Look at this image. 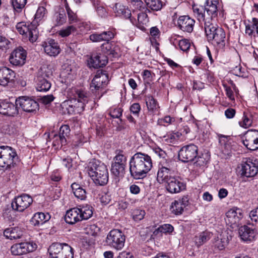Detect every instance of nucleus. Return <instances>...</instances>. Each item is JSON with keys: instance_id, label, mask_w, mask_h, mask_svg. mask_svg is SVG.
I'll list each match as a JSON object with an SVG mask.
<instances>
[{"instance_id": "e2e57ef3", "label": "nucleus", "mask_w": 258, "mask_h": 258, "mask_svg": "<svg viewBox=\"0 0 258 258\" xmlns=\"http://www.w3.org/2000/svg\"><path fill=\"white\" fill-rule=\"evenodd\" d=\"M100 202L104 205H107L110 203L111 200V194L109 192H103L100 198Z\"/></svg>"}, {"instance_id": "412c9836", "label": "nucleus", "mask_w": 258, "mask_h": 258, "mask_svg": "<svg viewBox=\"0 0 258 258\" xmlns=\"http://www.w3.org/2000/svg\"><path fill=\"white\" fill-rule=\"evenodd\" d=\"M0 113L5 115L15 116L18 113L16 105L6 100H0Z\"/></svg>"}, {"instance_id": "a19ab883", "label": "nucleus", "mask_w": 258, "mask_h": 258, "mask_svg": "<svg viewBox=\"0 0 258 258\" xmlns=\"http://www.w3.org/2000/svg\"><path fill=\"white\" fill-rule=\"evenodd\" d=\"M171 171L163 168L159 167L157 175V180L160 183H165L170 177H172L170 174Z\"/></svg>"}, {"instance_id": "052dcab7", "label": "nucleus", "mask_w": 258, "mask_h": 258, "mask_svg": "<svg viewBox=\"0 0 258 258\" xmlns=\"http://www.w3.org/2000/svg\"><path fill=\"white\" fill-rule=\"evenodd\" d=\"M178 44L180 49L183 51L188 50L190 46L189 41L187 39H181L179 40L178 41Z\"/></svg>"}, {"instance_id": "f03ea898", "label": "nucleus", "mask_w": 258, "mask_h": 258, "mask_svg": "<svg viewBox=\"0 0 258 258\" xmlns=\"http://www.w3.org/2000/svg\"><path fill=\"white\" fill-rule=\"evenodd\" d=\"M153 167L151 157L145 153L138 152L130 159L129 170L131 177L136 179H142Z\"/></svg>"}, {"instance_id": "f3484780", "label": "nucleus", "mask_w": 258, "mask_h": 258, "mask_svg": "<svg viewBox=\"0 0 258 258\" xmlns=\"http://www.w3.org/2000/svg\"><path fill=\"white\" fill-rule=\"evenodd\" d=\"M26 51L21 47L15 49L11 54L9 60L16 66H22L25 63Z\"/></svg>"}, {"instance_id": "2f4dec72", "label": "nucleus", "mask_w": 258, "mask_h": 258, "mask_svg": "<svg viewBox=\"0 0 258 258\" xmlns=\"http://www.w3.org/2000/svg\"><path fill=\"white\" fill-rule=\"evenodd\" d=\"M23 231L18 227H9L4 231V235L8 239H17L21 238Z\"/></svg>"}, {"instance_id": "864d4df0", "label": "nucleus", "mask_w": 258, "mask_h": 258, "mask_svg": "<svg viewBox=\"0 0 258 258\" xmlns=\"http://www.w3.org/2000/svg\"><path fill=\"white\" fill-rule=\"evenodd\" d=\"M114 164H121L122 165L126 166V157L123 154L122 151H120L119 153L114 158Z\"/></svg>"}, {"instance_id": "09e8293b", "label": "nucleus", "mask_w": 258, "mask_h": 258, "mask_svg": "<svg viewBox=\"0 0 258 258\" xmlns=\"http://www.w3.org/2000/svg\"><path fill=\"white\" fill-rule=\"evenodd\" d=\"M51 136H53L52 140H53V146L55 147L56 148H58L59 147H61L63 145H64L67 143V139H63V138H61L60 136L56 134L52 133L50 136L49 138H50Z\"/></svg>"}, {"instance_id": "473e14b6", "label": "nucleus", "mask_w": 258, "mask_h": 258, "mask_svg": "<svg viewBox=\"0 0 258 258\" xmlns=\"http://www.w3.org/2000/svg\"><path fill=\"white\" fill-rule=\"evenodd\" d=\"M102 50L107 55L112 57L118 56V47L115 43L107 41L101 46Z\"/></svg>"}, {"instance_id": "603ef678", "label": "nucleus", "mask_w": 258, "mask_h": 258, "mask_svg": "<svg viewBox=\"0 0 258 258\" xmlns=\"http://www.w3.org/2000/svg\"><path fill=\"white\" fill-rule=\"evenodd\" d=\"M173 161L164 158L160 162L159 167L172 171L173 168Z\"/></svg>"}, {"instance_id": "72a5a7b5", "label": "nucleus", "mask_w": 258, "mask_h": 258, "mask_svg": "<svg viewBox=\"0 0 258 258\" xmlns=\"http://www.w3.org/2000/svg\"><path fill=\"white\" fill-rule=\"evenodd\" d=\"M50 218L48 213L38 212L35 213L31 220V222L34 226L42 225L48 221Z\"/></svg>"}, {"instance_id": "cd10ccee", "label": "nucleus", "mask_w": 258, "mask_h": 258, "mask_svg": "<svg viewBox=\"0 0 258 258\" xmlns=\"http://www.w3.org/2000/svg\"><path fill=\"white\" fill-rule=\"evenodd\" d=\"M78 208H74L67 211L64 220L69 224H74L81 221Z\"/></svg>"}, {"instance_id": "6e6d98bb", "label": "nucleus", "mask_w": 258, "mask_h": 258, "mask_svg": "<svg viewBox=\"0 0 258 258\" xmlns=\"http://www.w3.org/2000/svg\"><path fill=\"white\" fill-rule=\"evenodd\" d=\"M55 25L59 26L62 25L66 21V16L64 12L62 11L55 15Z\"/></svg>"}, {"instance_id": "58836bf2", "label": "nucleus", "mask_w": 258, "mask_h": 258, "mask_svg": "<svg viewBox=\"0 0 258 258\" xmlns=\"http://www.w3.org/2000/svg\"><path fill=\"white\" fill-rule=\"evenodd\" d=\"M210 238V233L209 232L204 231L195 236L194 240L195 244L199 247L209 240Z\"/></svg>"}, {"instance_id": "5fc2aeb1", "label": "nucleus", "mask_w": 258, "mask_h": 258, "mask_svg": "<svg viewBox=\"0 0 258 258\" xmlns=\"http://www.w3.org/2000/svg\"><path fill=\"white\" fill-rule=\"evenodd\" d=\"M64 7L67 12L69 22L70 23H73L77 22V16L70 8L68 4L66 3L64 5Z\"/></svg>"}, {"instance_id": "8fccbe9b", "label": "nucleus", "mask_w": 258, "mask_h": 258, "mask_svg": "<svg viewBox=\"0 0 258 258\" xmlns=\"http://www.w3.org/2000/svg\"><path fill=\"white\" fill-rule=\"evenodd\" d=\"M46 13V9L43 7H40L38 8L35 15L34 20L32 22L36 24V27L39 25L38 23L44 17Z\"/></svg>"}, {"instance_id": "9b49d317", "label": "nucleus", "mask_w": 258, "mask_h": 258, "mask_svg": "<svg viewBox=\"0 0 258 258\" xmlns=\"http://www.w3.org/2000/svg\"><path fill=\"white\" fill-rule=\"evenodd\" d=\"M16 105L20 107L24 111L34 112L39 109L38 103L34 99L27 96H21L16 99Z\"/></svg>"}, {"instance_id": "7ed1b4c3", "label": "nucleus", "mask_w": 258, "mask_h": 258, "mask_svg": "<svg viewBox=\"0 0 258 258\" xmlns=\"http://www.w3.org/2000/svg\"><path fill=\"white\" fill-rule=\"evenodd\" d=\"M89 101V95L86 91L82 89H76L74 97L65 100L61 106L64 113L72 114L74 113H81Z\"/></svg>"}, {"instance_id": "9d476101", "label": "nucleus", "mask_w": 258, "mask_h": 258, "mask_svg": "<svg viewBox=\"0 0 258 258\" xmlns=\"http://www.w3.org/2000/svg\"><path fill=\"white\" fill-rule=\"evenodd\" d=\"M32 197L26 194L15 197L12 201L11 207L15 211L23 212L33 203Z\"/></svg>"}, {"instance_id": "4d7b16f0", "label": "nucleus", "mask_w": 258, "mask_h": 258, "mask_svg": "<svg viewBox=\"0 0 258 258\" xmlns=\"http://www.w3.org/2000/svg\"><path fill=\"white\" fill-rule=\"evenodd\" d=\"M76 30V28L74 26H69L59 30L58 34L62 37H67Z\"/></svg>"}, {"instance_id": "c03bdc74", "label": "nucleus", "mask_w": 258, "mask_h": 258, "mask_svg": "<svg viewBox=\"0 0 258 258\" xmlns=\"http://www.w3.org/2000/svg\"><path fill=\"white\" fill-rule=\"evenodd\" d=\"M254 29L256 30V33L258 34V19L255 18H253L251 21L249 22V24L246 25L245 33L248 35H251Z\"/></svg>"}, {"instance_id": "680f3d73", "label": "nucleus", "mask_w": 258, "mask_h": 258, "mask_svg": "<svg viewBox=\"0 0 258 258\" xmlns=\"http://www.w3.org/2000/svg\"><path fill=\"white\" fill-rule=\"evenodd\" d=\"M87 232L93 236H96L100 231V228L95 224L90 225L87 228Z\"/></svg>"}, {"instance_id": "49530a36", "label": "nucleus", "mask_w": 258, "mask_h": 258, "mask_svg": "<svg viewBox=\"0 0 258 258\" xmlns=\"http://www.w3.org/2000/svg\"><path fill=\"white\" fill-rule=\"evenodd\" d=\"M146 105L149 111L155 113L158 111L159 106L157 101L152 96H148L146 98Z\"/></svg>"}, {"instance_id": "c9c22d12", "label": "nucleus", "mask_w": 258, "mask_h": 258, "mask_svg": "<svg viewBox=\"0 0 258 258\" xmlns=\"http://www.w3.org/2000/svg\"><path fill=\"white\" fill-rule=\"evenodd\" d=\"M252 123V115L248 109H245L243 111L241 120L239 121V125L243 128H247L251 126Z\"/></svg>"}, {"instance_id": "2eb2a0df", "label": "nucleus", "mask_w": 258, "mask_h": 258, "mask_svg": "<svg viewBox=\"0 0 258 258\" xmlns=\"http://www.w3.org/2000/svg\"><path fill=\"white\" fill-rule=\"evenodd\" d=\"M258 172V161L255 159H247L242 164L241 174L246 177H253Z\"/></svg>"}, {"instance_id": "3c124183", "label": "nucleus", "mask_w": 258, "mask_h": 258, "mask_svg": "<svg viewBox=\"0 0 258 258\" xmlns=\"http://www.w3.org/2000/svg\"><path fill=\"white\" fill-rule=\"evenodd\" d=\"M11 2L14 10L17 12H21L27 3V0H12Z\"/></svg>"}, {"instance_id": "ea45409f", "label": "nucleus", "mask_w": 258, "mask_h": 258, "mask_svg": "<svg viewBox=\"0 0 258 258\" xmlns=\"http://www.w3.org/2000/svg\"><path fill=\"white\" fill-rule=\"evenodd\" d=\"M173 230L174 228L171 225L168 224H163L154 231L153 235L162 236L163 234L171 233Z\"/></svg>"}, {"instance_id": "423d86ee", "label": "nucleus", "mask_w": 258, "mask_h": 258, "mask_svg": "<svg viewBox=\"0 0 258 258\" xmlns=\"http://www.w3.org/2000/svg\"><path fill=\"white\" fill-rule=\"evenodd\" d=\"M51 258H73V248L67 243H54L48 249Z\"/></svg>"}, {"instance_id": "de8ad7c7", "label": "nucleus", "mask_w": 258, "mask_h": 258, "mask_svg": "<svg viewBox=\"0 0 258 258\" xmlns=\"http://www.w3.org/2000/svg\"><path fill=\"white\" fill-rule=\"evenodd\" d=\"M25 245H26V244L24 243H21L16 244L12 246L11 251L12 254L15 255H19L26 253Z\"/></svg>"}, {"instance_id": "69168bd1", "label": "nucleus", "mask_w": 258, "mask_h": 258, "mask_svg": "<svg viewBox=\"0 0 258 258\" xmlns=\"http://www.w3.org/2000/svg\"><path fill=\"white\" fill-rule=\"evenodd\" d=\"M249 216L252 222L258 223V207L251 210L249 213Z\"/></svg>"}, {"instance_id": "393cba45", "label": "nucleus", "mask_w": 258, "mask_h": 258, "mask_svg": "<svg viewBox=\"0 0 258 258\" xmlns=\"http://www.w3.org/2000/svg\"><path fill=\"white\" fill-rule=\"evenodd\" d=\"M231 239V236L228 235L227 231H224L215 239L213 243L214 246L218 250H223L228 244Z\"/></svg>"}, {"instance_id": "dca6fc26", "label": "nucleus", "mask_w": 258, "mask_h": 258, "mask_svg": "<svg viewBox=\"0 0 258 258\" xmlns=\"http://www.w3.org/2000/svg\"><path fill=\"white\" fill-rule=\"evenodd\" d=\"M165 183L167 190L171 194L179 193L185 189V184L178 178L170 177Z\"/></svg>"}, {"instance_id": "6ab92c4d", "label": "nucleus", "mask_w": 258, "mask_h": 258, "mask_svg": "<svg viewBox=\"0 0 258 258\" xmlns=\"http://www.w3.org/2000/svg\"><path fill=\"white\" fill-rule=\"evenodd\" d=\"M14 71L7 67L0 68V85L6 86L9 83H12L15 78Z\"/></svg>"}, {"instance_id": "f704fd0d", "label": "nucleus", "mask_w": 258, "mask_h": 258, "mask_svg": "<svg viewBox=\"0 0 258 258\" xmlns=\"http://www.w3.org/2000/svg\"><path fill=\"white\" fill-rule=\"evenodd\" d=\"M162 141L167 144H176L179 141H181V134L177 132H170L164 136Z\"/></svg>"}, {"instance_id": "a211bd4d", "label": "nucleus", "mask_w": 258, "mask_h": 258, "mask_svg": "<svg viewBox=\"0 0 258 258\" xmlns=\"http://www.w3.org/2000/svg\"><path fill=\"white\" fill-rule=\"evenodd\" d=\"M108 58L106 55L100 52L93 53L88 60L89 68L95 69L103 67L107 63Z\"/></svg>"}, {"instance_id": "0e129e2a", "label": "nucleus", "mask_w": 258, "mask_h": 258, "mask_svg": "<svg viewBox=\"0 0 258 258\" xmlns=\"http://www.w3.org/2000/svg\"><path fill=\"white\" fill-rule=\"evenodd\" d=\"M122 110L120 108H116L111 110L110 116L114 118H118L122 115Z\"/></svg>"}, {"instance_id": "4be33fe9", "label": "nucleus", "mask_w": 258, "mask_h": 258, "mask_svg": "<svg viewBox=\"0 0 258 258\" xmlns=\"http://www.w3.org/2000/svg\"><path fill=\"white\" fill-rule=\"evenodd\" d=\"M195 21L188 16H180L177 20L179 28L184 32H191Z\"/></svg>"}, {"instance_id": "338daca9", "label": "nucleus", "mask_w": 258, "mask_h": 258, "mask_svg": "<svg viewBox=\"0 0 258 258\" xmlns=\"http://www.w3.org/2000/svg\"><path fill=\"white\" fill-rule=\"evenodd\" d=\"M54 99V97L52 95H48L42 96L40 98L41 102L44 104H48L52 102Z\"/></svg>"}, {"instance_id": "0eeeda50", "label": "nucleus", "mask_w": 258, "mask_h": 258, "mask_svg": "<svg viewBox=\"0 0 258 258\" xmlns=\"http://www.w3.org/2000/svg\"><path fill=\"white\" fill-rule=\"evenodd\" d=\"M125 237L119 230L113 229L107 235L106 245L117 250H121L124 246Z\"/></svg>"}, {"instance_id": "5701e85b", "label": "nucleus", "mask_w": 258, "mask_h": 258, "mask_svg": "<svg viewBox=\"0 0 258 258\" xmlns=\"http://www.w3.org/2000/svg\"><path fill=\"white\" fill-rule=\"evenodd\" d=\"M42 46L45 52L50 56H55L60 51V48L58 43L53 39H50L47 41L43 42Z\"/></svg>"}, {"instance_id": "1a4fd4ad", "label": "nucleus", "mask_w": 258, "mask_h": 258, "mask_svg": "<svg viewBox=\"0 0 258 258\" xmlns=\"http://www.w3.org/2000/svg\"><path fill=\"white\" fill-rule=\"evenodd\" d=\"M51 71L46 67H41L38 72L36 89L38 91H48L51 86L48 79L51 76Z\"/></svg>"}, {"instance_id": "6e6552de", "label": "nucleus", "mask_w": 258, "mask_h": 258, "mask_svg": "<svg viewBox=\"0 0 258 258\" xmlns=\"http://www.w3.org/2000/svg\"><path fill=\"white\" fill-rule=\"evenodd\" d=\"M16 28L20 34L28 37L30 42H34L37 40L38 31L36 24L21 22L17 23Z\"/></svg>"}, {"instance_id": "f257e3e1", "label": "nucleus", "mask_w": 258, "mask_h": 258, "mask_svg": "<svg viewBox=\"0 0 258 258\" xmlns=\"http://www.w3.org/2000/svg\"><path fill=\"white\" fill-rule=\"evenodd\" d=\"M219 0H206L204 7L202 6L194 5L193 12L200 22L204 23V29L208 40L215 35L219 27L211 22L213 18L217 15Z\"/></svg>"}, {"instance_id": "c756f323", "label": "nucleus", "mask_w": 258, "mask_h": 258, "mask_svg": "<svg viewBox=\"0 0 258 258\" xmlns=\"http://www.w3.org/2000/svg\"><path fill=\"white\" fill-rule=\"evenodd\" d=\"M210 154L209 152H206L202 153L194 163V168L197 170H203L206 168L210 161Z\"/></svg>"}, {"instance_id": "4468645a", "label": "nucleus", "mask_w": 258, "mask_h": 258, "mask_svg": "<svg viewBox=\"0 0 258 258\" xmlns=\"http://www.w3.org/2000/svg\"><path fill=\"white\" fill-rule=\"evenodd\" d=\"M243 144L250 150L258 149V131L251 130L247 131L244 135Z\"/></svg>"}, {"instance_id": "7c9ffc66", "label": "nucleus", "mask_w": 258, "mask_h": 258, "mask_svg": "<svg viewBox=\"0 0 258 258\" xmlns=\"http://www.w3.org/2000/svg\"><path fill=\"white\" fill-rule=\"evenodd\" d=\"M111 31H104L101 33H95L90 35L89 38L93 42H100L102 41H109L114 37Z\"/></svg>"}, {"instance_id": "774afa93", "label": "nucleus", "mask_w": 258, "mask_h": 258, "mask_svg": "<svg viewBox=\"0 0 258 258\" xmlns=\"http://www.w3.org/2000/svg\"><path fill=\"white\" fill-rule=\"evenodd\" d=\"M140 110V105L138 103H134L131 105L130 107V110L131 112L135 115H138Z\"/></svg>"}, {"instance_id": "79ce46f5", "label": "nucleus", "mask_w": 258, "mask_h": 258, "mask_svg": "<svg viewBox=\"0 0 258 258\" xmlns=\"http://www.w3.org/2000/svg\"><path fill=\"white\" fill-rule=\"evenodd\" d=\"M126 166L122 165L121 164L112 163L111 166V172L116 177H123L125 173Z\"/></svg>"}, {"instance_id": "c85d7f7f", "label": "nucleus", "mask_w": 258, "mask_h": 258, "mask_svg": "<svg viewBox=\"0 0 258 258\" xmlns=\"http://www.w3.org/2000/svg\"><path fill=\"white\" fill-rule=\"evenodd\" d=\"M256 231L247 226L241 227L239 229V234L241 239L245 241H252L256 235Z\"/></svg>"}, {"instance_id": "37998d69", "label": "nucleus", "mask_w": 258, "mask_h": 258, "mask_svg": "<svg viewBox=\"0 0 258 258\" xmlns=\"http://www.w3.org/2000/svg\"><path fill=\"white\" fill-rule=\"evenodd\" d=\"M148 8L153 11H159L163 7V2L161 0H144Z\"/></svg>"}, {"instance_id": "bf43d9fd", "label": "nucleus", "mask_w": 258, "mask_h": 258, "mask_svg": "<svg viewBox=\"0 0 258 258\" xmlns=\"http://www.w3.org/2000/svg\"><path fill=\"white\" fill-rule=\"evenodd\" d=\"M70 129L68 125H63L59 129V133L58 134L63 139H66V137L70 135Z\"/></svg>"}, {"instance_id": "aec40b11", "label": "nucleus", "mask_w": 258, "mask_h": 258, "mask_svg": "<svg viewBox=\"0 0 258 258\" xmlns=\"http://www.w3.org/2000/svg\"><path fill=\"white\" fill-rule=\"evenodd\" d=\"M189 199L187 197L184 196L181 199L174 201L170 206V210L172 213L179 215H181L184 209L188 206Z\"/></svg>"}, {"instance_id": "4c0bfd02", "label": "nucleus", "mask_w": 258, "mask_h": 258, "mask_svg": "<svg viewBox=\"0 0 258 258\" xmlns=\"http://www.w3.org/2000/svg\"><path fill=\"white\" fill-rule=\"evenodd\" d=\"M71 187L75 197L81 200H84L86 198V190L79 184L75 182L71 185Z\"/></svg>"}, {"instance_id": "b1692460", "label": "nucleus", "mask_w": 258, "mask_h": 258, "mask_svg": "<svg viewBox=\"0 0 258 258\" xmlns=\"http://www.w3.org/2000/svg\"><path fill=\"white\" fill-rule=\"evenodd\" d=\"M113 12L116 16L120 17L125 19H130L131 22L134 24L135 19L131 17L132 14L131 10L125 6L120 3L115 4L113 8Z\"/></svg>"}, {"instance_id": "20e7f679", "label": "nucleus", "mask_w": 258, "mask_h": 258, "mask_svg": "<svg viewBox=\"0 0 258 258\" xmlns=\"http://www.w3.org/2000/svg\"><path fill=\"white\" fill-rule=\"evenodd\" d=\"M88 172L96 184L104 185L108 181V172L106 165L101 161L93 159L88 165Z\"/></svg>"}, {"instance_id": "e433bc0d", "label": "nucleus", "mask_w": 258, "mask_h": 258, "mask_svg": "<svg viewBox=\"0 0 258 258\" xmlns=\"http://www.w3.org/2000/svg\"><path fill=\"white\" fill-rule=\"evenodd\" d=\"M78 209L80 210L81 220H88L92 216L93 208L88 205L80 206Z\"/></svg>"}, {"instance_id": "ddd939ff", "label": "nucleus", "mask_w": 258, "mask_h": 258, "mask_svg": "<svg viewBox=\"0 0 258 258\" xmlns=\"http://www.w3.org/2000/svg\"><path fill=\"white\" fill-rule=\"evenodd\" d=\"M108 81V75L104 72L98 71L92 80L90 88L92 91L99 90L106 87Z\"/></svg>"}, {"instance_id": "a18cd8bd", "label": "nucleus", "mask_w": 258, "mask_h": 258, "mask_svg": "<svg viewBox=\"0 0 258 258\" xmlns=\"http://www.w3.org/2000/svg\"><path fill=\"white\" fill-rule=\"evenodd\" d=\"M138 27L143 31L145 30V26L149 22L147 15L143 12L139 13L138 14Z\"/></svg>"}, {"instance_id": "bb28decb", "label": "nucleus", "mask_w": 258, "mask_h": 258, "mask_svg": "<svg viewBox=\"0 0 258 258\" xmlns=\"http://www.w3.org/2000/svg\"><path fill=\"white\" fill-rule=\"evenodd\" d=\"M226 217L230 223L236 224L243 217L242 210L237 208L231 209L226 213Z\"/></svg>"}, {"instance_id": "13d9d810", "label": "nucleus", "mask_w": 258, "mask_h": 258, "mask_svg": "<svg viewBox=\"0 0 258 258\" xmlns=\"http://www.w3.org/2000/svg\"><path fill=\"white\" fill-rule=\"evenodd\" d=\"M145 214V212L144 210L140 209L135 210L133 212V218L135 221H140L144 218Z\"/></svg>"}, {"instance_id": "f8f14e48", "label": "nucleus", "mask_w": 258, "mask_h": 258, "mask_svg": "<svg viewBox=\"0 0 258 258\" xmlns=\"http://www.w3.org/2000/svg\"><path fill=\"white\" fill-rule=\"evenodd\" d=\"M198 148L194 144L183 146L178 152V158L183 162L192 161L198 155Z\"/></svg>"}, {"instance_id": "a878e982", "label": "nucleus", "mask_w": 258, "mask_h": 258, "mask_svg": "<svg viewBox=\"0 0 258 258\" xmlns=\"http://www.w3.org/2000/svg\"><path fill=\"white\" fill-rule=\"evenodd\" d=\"M225 35L224 30L222 28H220L216 31L215 35L211 37V39H209L208 41L211 42L214 45H217L219 48H222L225 44Z\"/></svg>"}, {"instance_id": "39448f33", "label": "nucleus", "mask_w": 258, "mask_h": 258, "mask_svg": "<svg viewBox=\"0 0 258 258\" xmlns=\"http://www.w3.org/2000/svg\"><path fill=\"white\" fill-rule=\"evenodd\" d=\"M18 160L15 149L8 146H0V167L6 169L11 168Z\"/></svg>"}]
</instances>
